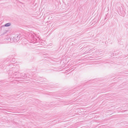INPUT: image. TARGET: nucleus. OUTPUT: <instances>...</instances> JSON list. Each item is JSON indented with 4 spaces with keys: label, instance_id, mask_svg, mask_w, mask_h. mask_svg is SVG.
<instances>
[{
    "label": "nucleus",
    "instance_id": "nucleus-1",
    "mask_svg": "<svg viewBox=\"0 0 128 128\" xmlns=\"http://www.w3.org/2000/svg\"><path fill=\"white\" fill-rule=\"evenodd\" d=\"M10 23H7L5 25V26H10Z\"/></svg>",
    "mask_w": 128,
    "mask_h": 128
},
{
    "label": "nucleus",
    "instance_id": "nucleus-2",
    "mask_svg": "<svg viewBox=\"0 0 128 128\" xmlns=\"http://www.w3.org/2000/svg\"><path fill=\"white\" fill-rule=\"evenodd\" d=\"M18 74V73H17V72H15L14 73V74L13 75V76H12V77H14V76H16V75L17 74Z\"/></svg>",
    "mask_w": 128,
    "mask_h": 128
}]
</instances>
